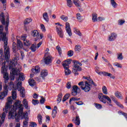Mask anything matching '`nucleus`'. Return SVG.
<instances>
[{
	"label": "nucleus",
	"mask_w": 127,
	"mask_h": 127,
	"mask_svg": "<svg viewBox=\"0 0 127 127\" xmlns=\"http://www.w3.org/2000/svg\"><path fill=\"white\" fill-rule=\"evenodd\" d=\"M31 34L33 37H37V39H35V41H37L39 39V33L37 30L32 31Z\"/></svg>",
	"instance_id": "f3484780"
},
{
	"label": "nucleus",
	"mask_w": 127,
	"mask_h": 127,
	"mask_svg": "<svg viewBox=\"0 0 127 127\" xmlns=\"http://www.w3.org/2000/svg\"><path fill=\"white\" fill-rule=\"evenodd\" d=\"M115 103L116 104L118 107H120V108L124 109V105L121 104L120 102H118V101H115Z\"/></svg>",
	"instance_id": "603ef678"
},
{
	"label": "nucleus",
	"mask_w": 127,
	"mask_h": 127,
	"mask_svg": "<svg viewBox=\"0 0 127 127\" xmlns=\"http://www.w3.org/2000/svg\"><path fill=\"white\" fill-rule=\"evenodd\" d=\"M30 127H37V124L35 122H30Z\"/></svg>",
	"instance_id": "bf43d9fd"
},
{
	"label": "nucleus",
	"mask_w": 127,
	"mask_h": 127,
	"mask_svg": "<svg viewBox=\"0 0 127 127\" xmlns=\"http://www.w3.org/2000/svg\"><path fill=\"white\" fill-rule=\"evenodd\" d=\"M56 31L59 35V36H60V37H61V38H63L64 36V33H63V30H62V28H61V27H58V26H56Z\"/></svg>",
	"instance_id": "f8f14e48"
},
{
	"label": "nucleus",
	"mask_w": 127,
	"mask_h": 127,
	"mask_svg": "<svg viewBox=\"0 0 127 127\" xmlns=\"http://www.w3.org/2000/svg\"><path fill=\"white\" fill-rule=\"evenodd\" d=\"M65 29L67 33L69 36H72V31H71V28H70V24L69 22L65 23Z\"/></svg>",
	"instance_id": "ddd939ff"
},
{
	"label": "nucleus",
	"mask_w": 127,
	"mask_h": 127,
	"mask_svg": "<svg viewBox=\"0 0 127 127\" xmlns=\"http://www.w3.org/2000/svg\"><path fill=\"white\" fill-rule=\"evenodd\" d=\"M17 47L18 49H20V48H22V47H23V45L20 40H17Z\"/></svg>",
	"instance_id": "cd10ccee"
},
{
	"label": "nucleus",
	"mask_w": 127,
	"mask_h": 127,
	"mask_svg": "<svg viewBox=\"0 0 127 127\" xmlns=\"http://www.w3.org/2000/svg\"><path fill=\"white\" fill-rule=\"evenodd\" d=\"M98 99H99L100 101L104 104H107V103L109 106L113 107V105H112V100L109 96L105 95L101 93L98 94ZM106 100H107V102Z\"/></svg>",
	"instance_id": "423d86ee"
},
{
	"label": "nucleus",
	"mask_w": 127,
	"mask_h": 127,
	"mask_svg": "<svg viewBox=\"0 0 127 127\" xmlns=\"http://www.w3.org/2000/svg\"><path fill=\"white\" fill-rule=\"evenodd\" d=\"M117 59H118V60H123V59H124L123 53H120L117 54Z\"/></svg>",
	"instance_id": "79ce46f5"
},
{
	"label": "nucleus",
	"mask_w": 127,
	"mask_h": 127,
	"mask_svg": "<svg viewBox=\"0 0 127 127\" xmlns=\"http://www.w3.org/2000/svg\"><path fill=\"white\" fill-rule=\"evenodd\" d=\"M56 49L58 50L59 55L61 56V54H62V49H61V47H60V46H58L56 47Z\"/></svg>",
	"instance_id": "49530a36"
},
{
	"label": "nucleus",
	"mask_w": 127,
	"mask_h": 127,
	"mask_svg": "<svg viewBox=\"0 0 127 127\" xmlns=\"http://www.w3.org/2000/svg\"><path fill=\"white\" fill-rule=\"evenodd\" d=\"M111 2L112 6L116 8L117 7V5H118V4L115 1V0H111Z\"/></svg>",
	"instance_id": "de8ad7c7"
},
{
	"label": "nucleus",
	"mask_w": 127,
	"mask_h": 127,
	"mask_svg": "<svg viewBox=\"0 0 127 127\" xmlns=\"http://www.w3.org/2000/svg\"><path fill=\"white\" fill-rule=\"evenodd\" d=\"M36 43H34L31 46V50L33 52H35L36 51Z\"/></svg>",
	"instance_id": "e433bc0d"
},
{
	"label": "nucleus",
	"mask_w": 127,
	"mask_h": 127,
	"mask_svg": "<svg viewBox=\"0 0 127 127\" xmlns=\"http://www.w3.org/2000/svg\"><path fill=\"white\" fill-rule=\"evenodd\" d=\"M89 82L90 83V84H92L93 85V86H95V87H97V84L96 83H95V82H94V81L92 79H89Z\"/></svg>",
	"instance_id": "69168bd1"
},
{
	"label": "nucleus",
	"mask_w": 127,
	"mask_h": 127,
	"mask_svg": "<svg viewBox=\"0 0 127 127\" xmlns=\"http://www.w3.org/2000/svg\"><path fill=\"white\" fill-rule=\"evenodd\" d=\"M62 97H63V94L62 93H60L58 95V98L57 99V102H58V104H59L61 101H62Z\"/></svg>",
	"instance_id": "c756f323"
},
{
	"label": "nucleus",
	"mask_w": 127,
	"mask_h": 127,
	"mask_svg": "<svg viewBox=\"0 0 127 127\" xmlns=\"http://www.w3.org/2000/svg\"><path fill=\"white\" fill-rule=\"evenodd\" d=\"M61 19L62 20H63V21H64V22H66V21H68V16H65L64 15H62L60 16Z\"/></svg>",
	"instance_id": "2f4dec72"
},
{
	"label": "nucleus",
	"mask_w": 127,
	"mask_h": 127,
	"mask_svg": "<svg viewBox=\"0 0 127 127\" xmlns=\"http://www.w3.org/2000/svg\"><path fill=\"white\" fill-rule=\"evenodd\" d=\"M72 63L73 64V67L74 69H77L78 71H81L82 70V68L80 67V66H82V64H81V63L74 60L72 61Z\"/></svg>",
	"instance_id": "9d476101"
},
{
	"label": "nucleus",
	"mask_w": 127,
	"mask_h": 127,
	"mask_svg": "<svg viewBox=\"0 0 127 127\" xmlns=\"http://www.w3.org/2000/svg\"><path fill=\"white\" fill-rule=\"evenodd\" d=\"M82 50V48H81V46L80 45H76L74 48V51H75L77 53H79L80 51Z\"/></svg>",
	"instance_id": "7c9ffc66"
},
{
	"label": "nucleus",
	"mask_w": 127,
	"mask_h": 127,
	"mask_svg": "<svg viewBox=\"0 0 127 127\" xmlns=\"http://www.w3.org/2000/svg\"><path fill=\"white\" fill-rule=\"evenodd\" d=\"M115 96L116 97V98H118V99H120V100H123V95H122V93L121 92L119 91H116L115 93Z\"/></svg>",
	"instance_id": "393cba45"
},
{
	"label": "nucleus",
	"mask_w": 127,
	"mask_h": 127,
	"mask_svg": "<svg viewBox=\"0 0 127 127\" xmlns=\"http://www.w3.org/2000/svg\"><path fill=\"white\" fill-rule=\"evenodd\" d=\"M102 75H103V76H107L108 77H110V78H112V79L116 78V76H113V74H112V73H110L108 72L103 71Z\"/></svg>",
	"instance_id": "4be33fe9"
},
{
	"label": "nucleus",
	"mask_w": 127,
	"mask_h": 127,
	"mask_svg": "<svg viewBox=\"0 0 127 127\" xmlns=\"http://www.w3.org/2000/svg\"><path fill=\"white\" fill-rule=\"evenodd\" d=\"M92 20L93 22L98 21V14L96 13L92 14Z\"/></svg>",
	"instance_id": "473e14b6"
},
{
	"label": "nucleus",
	"mask_w": 127,
	"mask_h": 127,
	"mask_svg": "<svg viewBox=\"0 0 127 127\" xmlns=\"http://www.w3.org/2000/svg\"><path fill=\"white\" fill-rule=\"evenodd\" d=\"M72 0L75 6H76V7H78V8L80 11H83V10L81 9V2H80L79 0Z\"/></svg>",
	"instance_id": "dca6fc26"
},
{
	"label": "nucleus",
	"mask_w": 127,
	"mask_h": 127,
	"mask_svg": "<svg viewBox=\"0 0 127 127\" xmlns=\"http://www.w3.org/2000/svg\"><path fill=\"white\" fill-rule=\"evenodd\" d=\"M102 92L104 95H108V89L106 86H104L102 87Z\"/></svg>",
	"instance_id": "58836bf2"
},
{
	"label": "nucleus",
	"mask_w": 127,
	"mask_h": 127,
	"mask_svg": "<svg viewBox=\"0 0 127 127\" xmlns=\"http://www.w3.org/2000/svg\"><path fill=\"white\" fill-rule=\"evenodd\" d=\"M94 105L96 109H98V110H101V109H103V106H102V105L100 104L95 103Z\"/></svg>",
	"instance_id": "a18cd8bd"
},
{
	"label": "nucleus",
	"mask_w": 127,
	"mask_h": 127,
	"mask_svg": "<svg viewBox=\"0 0 127 127\" xmlns=\"http://www.w3.org/2000/svg\"><path fill=\"white\" fill-rule=\"evenodd\" d=\"M37 119H38L39 124L40 125H42V120L43 119L42 115H41V114H39L37 116Z\"/></svg>",
	"instance_id": "c85d7f7f"
},
{
	"label": "nucleus",
	"mask_w": 127,
	"mask_h": 127,
	"mask_svg": "<svg viewBox=\"0 0 127 127\" xmlns=\"http://www.w3.org/2000/svg\"><path fill=\"white\" fill-rule=\"evenodd\" d=\"M85 87L80 86L81 89L84 91V92H86V93L90 92V90H91V85L87 81H85Z\"/></svg>",
	"instance_id": "9b49d317"
},
{
	"label": "nucleus",
	"mask_w": 127,
	"mask_h": 127,
	"mask_svg": "<svg viewBox=\"0 0 127 127\" xmlns=\"http://www.w3.org/2000/svg\"><path fill=\"white\" fill-rule=\"evenodd\" d=\"M97 20L98 21H103V20H105V18L104 17H99Z\"/></svg>",
	"instance_id": "338daca9"
},
{
	"label": "nucleus",
	"mask_w": 127,
	"mask_h": 127,
	"mask_svg": "<svg viewBox=\"0 0 127 127\" xmlns=\"http://www.w3.org/2000/svg\"><path fill=\"white\" fill-rule=\"evenodd\" d=\"M81 92V89L78 87L77 85H74L72 86V89L71 90V94L73 96H76L79 93Z\"/></svg>",
	"instance_id": "6e6552de"
},
{
	"label": "nucleus",
	"mask_w": 127,
	"mask_h": 127,
	"mask_svg": "<svg viewBox=\"0 0 127 127\" xmlns=\"http://www.w3.org/2000/svg\"><path fill=\"white\" fill-rule=\"evenodd\" d=\"M32 103L35 106L36 105H38V104H39V101L36 99H33Z\"/></svg>",
	"instance_id": "4d7b16f0"
},
{
	"label": "nucleus",
	"mask_w": 127,
	"mask_h": 127,
	"mask_svg": "<svg viewBox=\"0 0 127 127\" xmlns=\"http://www.w3.org/2000/svg\"><path fill=\"white\" fill-rule=\"evenodd\" d=\"M41 28L42 31H43L44 32H45L46 30L45 29V26H44V25L41 24Z\"/></svg>",
	"instance_id": "0e129e2a"
},
{
	"label": "nucleus",
	"mask_w": 127,
	"mask_h": 127,
	"mask_svg": "<svg viewBox=\"0 0 127 127\" xmlns=\"http://www.w3.org/2000/svg\"><path fill=\"white\" fill-rule=\"evenodd\" d=\"M80 98H77L76 97H72L69 99V104H71L72 101H79Z\"/></svg>",
	"instance_id": "3c124183"
},
{
	"label": "nucleus",
	"mask_w": 127,
	"mask_h": 127,
	"mask_svg": "<svg viewBox=\"0 0 127 127\" xmlns=\"http://www.w3.org/2000/svg\"><path fill=\"white\" fill-rule=\"evenodd\" d=\"M5 116H6V114L5 112H3L2 114V116L1 117V120L2 121V122H4V119H5Z\"/></svg>",
	"instance_id": "864d4df0"
},
{
	"label": "nucleus",
	"mask_w": 127,
	"mask_h": 127,
	"mask_svg": "<svg viewBox=\"0 0 127 127\" xmlns=\"http://www.w3.org/2000/svg\"><path fill=\"white\" fill-rule=\"evenodd\" d=\"M12 99L13 100L16 99V91L14 90L12 91V97L10 96L8 97L7 99V102L6 103L5 109H3V111L6 114L8 112V111H9L10 109V105L12 104Z\"/></svg>",
	"instance_id": "7ed1b4c3"
},
{
	"label": "nucleus",
	"mask_w": 127,
	"mask_h": 127,
	"mask_svg": "<svg viewBox=\"0 0 127 127\" xmlns=\"http://www.w3.org/2000/svg\"><path fill=\"white\" fill-rule=\"evenodd\" d=\"M9 117L18 123L20 121L19 117L24 119L23 122V127H27L28 126V115L27 113H23V105L21 104V101L17 100L14 104L13 108L9 112Z\"/></svg>",
	"instance_id": "f257e3e1"
},
{
	"label": "nucleus",
	"mask_w": 127,
	"mask_h": 127,
	"mask_svg": "<svg viewBox=\"0 0 127 127\" xmlns=\"http://www.w3.org/2000/svg\"><path fill=\"white\" fill-rule=\"evenodd\" d=\"M9 69L11 70L12 72L10 79L13 80L15 78V75H18V73L21 71V66L20 65L14 63V62L11 61L9 64Z\"/></svg>",
	"instance_id": "f03ea898"
},
{
	"label": "nucleus",
	"mask_w": 127,
	"mask_h": 127,
	"mask_svg": "<svg viewBox=\"0 0 127 127\" xmlns=\"http://www.w3.org/2000/svg\"><path fill=\"white\" fill-rule=\"evenodd\" d=\"M3 27L2 25H0V35L2 37V41L4 42V52L6 54L8 52V48L6 46L7 44V37H6V34L5 33H3Z\"/></svg>",
	"instance_id": "20e7f679"
},
{
	"label": "nucleus",
	"mask_w": 127,
	"mask_h": 127,
	"mask_svg": "<svg viewBox=\"0 0 127 127\" xmlns=\"http://www.w3.org/2000/svg\"><path fill=\"white\" fill-rule=\"evenodd\" d=\"M115 66H116L118 68H123V66H122V64L118 63H115Z\"/></svg>",
	"instance_id": "e2e57ef3"
},
{
	"label": "nucleus",
	"mask_w": 127,
	"mask_h": 127,
	"mask_svg": "<svg viewBox=\"0 0 127 127\" xmlns=\"http://www.w3.org/2000/svg\"><path fill=\"white\" fill-rule=\"evenodd\" d=\"M45 102V98H43V96L41 97V99L40 100V103L41 105H43Z\"/></svg>",
	"instance_id": "680f3d73"
},
{
	"label": "nucleus",
	"mask_w": 127,
	"mask_h": 127,
	"mask_svg": "<svg viewBox=\"0 0 127 127\" xmlns=\"http://www.w3.org/2000/svg\"><path fill=\"white\" fill-rule=\"evenodd\" d=\"M7 93H8V90L4 91L0 93V99L3 100L4 99V97L7 96Z\"/></svg>",
	"instance_id": "6ab92c4d"
},
{
	"label": "nucleus",
	"mask_w": 127,
	"mask_h": 127,
	"mask_svg": "<svg viewBox=\"0 0 127 127\" xmlns=\"http://www.w3.org/2000/svg\"><path fill=\"white\" fill-rule=\"evenodd\" d=\"M76 18L79 21H82V16H81V14L80 13H77L76 14Z\"/></svg>",
	"instance_id": "09e8293b"
},
{
	"label": "nucleus",
	"mask_w": 127,
	"mask_h": 127,
	"mask_svg": "<svg viewBox=\"0 0 127 127\" xmlns=\"http://www.w3.org/2000/svg\"><path fill=\"white\" fill-rule=\"evenodd\" d=\"M23 105L25 109L28 108V102H27V100L26 99H24L23 101Z\"/></svg>",
	"instance_id": "f704fd0d"
},
{
	"label": "nucleus",
	"mask_w": 127,
	"mask_h": 127,
	"mask_svg": "<svg viewBox=\"0 0 127 127\" xmlns=\"http://www.w3.org/2000/svg\"><path fill=\"white\" fill-rule=\"evenodd\" d=\"M65 75H70L71 74V70L69 69V68H64Z\"/></svg>",
	"instance_id": "c03bdc74"
},
{
	"label": "nucleus",
	"mask_w": 127,
	"mask_h": 127,
	"mask_svg": "<svg viewBox=\"0 0 127 127\" xmlns=\"http://www.w3.org/2000/svg\"><path fill=\"white\" fill-rule=\"evenodd\" d=\"M71 62H72V60H67L63 62V66L64 68H69V65L71 64Z\"/></svg>",
	"instance_id": "4468645a"
},
{
	"label": "nucleus",
	"mask_w": 127,
	"mask_h": 127,
	"mask_svg": "<svg viewBox=\"0 0 127 127\" xmlns=\"http://www.w3.org/2000/svg\"><path fill=\"white\" fill-rule=\"evenodd\" d=\"M25 79V77H24V74H23V73L22 72H20L19 74V78H16V80H17V82H18L19 80H20V81H24Z\"/></svg>",
	"instance_id": "5701e85b"
},
{
	"label": "nucleus",
	"mask_w": 127,
	"mask_h": 127,
	"mask_svg": "<svg viewBox=\"0 0 127 127\" xmlns=\"http://www.w3.org/2000/svg\"><path fill=\"white\" fill-rule=\"evenodd\" d=\"M74 33H76V34L79 35V36H82V33L80 32V31H79V30H78L77 28H74Z\"/></svg>",
	"instance_id": "37998d69"
},
{
	"label": "nucleus",
	"mask_w": 127,
	"mask_h": 127,
	"mask_svg": "<svg viewBox=\"0 0 127 127\" xmlns=\"http://www.w3.org/2000/svg\"><path fill=\"white\" fill-rule=\"evenodd\" d=\"M32 72L33 74H37L40 72V67L39 66H36L34 68L32 69Z\"/></svg>",
	"instance_id": "412c9836"
},
{
	"label": "nucleus",
	"mask_w": 127,
	"mask_h": 127,
	"mask_svg": "<svg viewBox=\"0 0 127 127\" xmlns=\"http://www.w3.org/2000/svg\"><path fill=\"white\" fill-rule=\"evenodd\" d=\"M78 70L77 68H73L72 72L74 74L75 76H77V75H78L79 73L78 72Z\"/></svg>",
	"instance_id": "6e6d98bb"
},
{
	"label": "nucleus",
	"mask_w": 127,
	"mask_h": 127,
	"mask_svg": "<svg viewBox=\"0 0 127 127\" xmlns=\"http://www.w3.org/2000/svg\"><path fill=\"white\" fill-rule=\"evenodd\" d=\"M75 124L76 126H80V118L78 116L75 117Z\"/></svg>",
	"instance_id": "c9c22d12"
},
{
	"label": "nucleus",
	"mask_w": 127,
	"mask_h": 127,
	"mask_svg": "<svg viewBox=\"0 0 127 127\" xmlns=\"http://www.w3.org/2000/svg\"><path fill=\"white\" fill-rule=\"evenodd\" d=\"M116 38H117V34H116L115 33H112L111 34V36L109 37V41H114Z\"/></svg>",
	"instance_id": "b1692460"
},
{
	"label": "nucleus",
	"mask_w": 127,
	"mask_h": 127,
	"mask_svg": "<svg viewBox=\"0 0 127 127\" xmlns=\"http://www.w3.org/2000/svg\"><path fill=\"white\" fill-rule=\"evenodd\" d=\"M0 21L3 25L5 24V18L3 12H1L0 14Z\"/></svg>",
	"instance_id": "a211bd4d"
},
{
	"label": "nucleus",
	"mask_w": 127,
	"mask_h": 127,
	"mask_svg": "<svg viewBox=\"0 0 127 127\" xmlns=\"http://www.w3.org/2000/svg\"><path fill=\"white\" fill-rule=\"evenodd\" d=\"M6 46L8 48V52L6 54L5 53L4 44V51L2 49H0V59H2V60H5L6 61V62H8V61H9V58H10V49H9V47L7 46V44L6 45Z\"/></svg>",
	"instance_id": "39448f33"
},
{
	"label": "nucleus",
	"mask_w": 127,
	"mask_h": 127,
	"mask_svg": "<svg viewBox=\"0 0 127 127\" xmlns=\"http://www.w3.org/2000/svg\"><path fill=\"white\" fill-rule=\"evenodd\" d=\"M12 50H13V52L14 53H15V52H16V46H17V45L15 43V42H13L12 45Z\"/></svg>",
	"instance_id": "a19ab883"
},
{
	"label": "nucleus",
	"mask_w": 127,
	"mask_h": 127,
	"mask_svg": "<svg viewBox=\"0 0 127 127\" xmlns=\"http://www.w3.org/2000/svg\"><path fill=\"white\" fill-rule=\"evenodd\" d=\"M32 21V20H31V18H26L24 21V24L25 25H26V24H29Z\"/></svg>",
	"instance_id": "ea45409f"
},
{
	"label": "nucleus",
	"mask_w": 127,
	"mask_h": 127,
	"mask_svg": "<svg viewBox=\"0 0 127 127\" xmlns=\"http://www.w3.org/2000/svg\"><path fill=\"white\" fill-rule=\"evenodd\" d=\"M48 75V71L46 69L42 70L41 72V77L43 79H44L45 77H46Z\"/></svg>",
	"instance_id": "aec40b11"
},
{
	"label": "nucleus",
	"mask_w": 127,
	"mask_h": 127,
	"mask_svg": "<svg viewBox=\"0 0 127 127\" xmlns=\"http://www.w3.org/2000/svg\"><path fill=\"white\" fill-rule=\"evenodd\" d=\"M22 40L24 41V44L25 46H29L30 43L28 40H26V35H24L21 36Z\"/></svg>",
	"instance_id": "2eb2a0df"
},
{
	"label": "nucleus",
	"mask_w": 127,
	"mask_h": 127,
	"mask_svg": "<svg viewBox=\"0 0 127 127\" xmlns=\"http://www.w3.org/2000/svg\"><path fill=\"white\" fill-rule=\"evenodd\" d=\"M66 5L68 7H72L73 6V2L72 0H66Z\"/></svg>",
	"instance_id": "72a5a7b5"
},
{
	"label": "nucleus",
	"mask_w": 127,
	"mask_h": 127,
	"mask_svg": "<svg viewBox=\"0 0 127 127\" xmlns=\"http://www.w3.org/2000/svg\"><path fill=\"white\" fill-rule=\"evenodd\" d=\"M74 55V52L72 50H70L67 52V56L68 57H72L73 55Z\"/></svg>",
	"instance_id": "8fccbe9b"
},
{
	"label": "nucleus",
	"mask_w": 127,
	"mask_h": 127,
	"mask_svg": "<svg viewBox=\"0 0 127 127\" xmlns=\"http://www.w3.org/2000/svg\"><path fill=\"white\" fill-rule=\"evenodd\" d=\"M43 17L46 22L49 21V17H48V13L47 12H45L43 14Z\"/></svg>",
	"instance_id": "bb28decb"
},
{
	"label": "nucleus",
	"mask_w": 127,
	"mask_h": 127,
	"mask_svg": "<svg viewBox=\"0 0 127 127\" xmlns=\"http://www.w3.org/2000/svg\"><path fill=\"white\" fill-rule=\"evenodd\" d=\"M1 2L3 4V8L6 7V0H0Z\"/></svg>",
	"instance_id": "5fc2aeb1"
},
{
	"label": "nucleus",
	"mask_w": 127,
	"mask_h": 127,
	"mask_svg": "<svg viewBox=\"0 0 127 127\" xmlns=\"http://www.w3.org/2000/svg\"><path fill=\"white\" fill-rule=\"evenodd\" d=\"M9 87H10V89H14V84L12 81L9 82Z\"/></svg>",
	"instance_id": "13d9d810"
},
{
	"label": "nucleus",
	"mask_w": 127,
	"mask_h": 127,
	"mask_svg": "<svg viewBox=\"0 0 127 127\" xmlns=\"http://www.w3.org/2000/svg\"><path fill=\"white\" fill-rule=\"evenodd\" d=\"M45 58L44 59V62L45 64L47 65H49L52 62V60H51V56L49 53H46L45 55Z\"/></svg>",
	"instance_id": "1a4fd4ad"
},
{
	"label": "nucleus",
	"mask_w": 127,
	"mask_h": 127,
	"mask_svg": "<svg viewBox=\"0 0 127 127\" xmlns=\"http://www.w3.org/2000/svg\"><path fill=\"white\" fill-rule=\"evenodd\" d=\"M125 20H118V24L119 25H123V24H124V23H125Z\"/></svg>",
	"instance_id": "052dcab7"
},
{
	"label": "nucleus",
	"mask_w": 127,
	"mask_h": 127,
	"mask_svg": "<svg viewBox=\"0 0 127 127\" xmlns=\"http://www.w3.org/2000/svg\"><path fill=\"white\" fill-rule=\"evenodd\" d=\"M1 72L3 74V77L4 79V83L6 84L8 82V73H7V67L5 66V61L2 64Z\"/></svg>",
	"instance_id": "0eeeda50"
},
{
	"label": "nucleus",
	"mask_w": 127,
	"mask_h": 127,
	"mask_svg": "<svg viewBox=\"0 0 127 127\" xmlns=\"http://www.w3.org/2000/svg\"><path fill=\"white\" fill-rule=\"evenodd\" d=\"M66 88L67 89H70L71 88V82H68L66 83Z\"/></svg>",
	"instance_id": "774afa93"
},
{
	"label": "nucleus",
	"mask_w": 127,
	"mask_h": 127,
	"mask_svg": "<svg viewBox=\"0 0 127 127\" xmlns=\"http://www.w3.org/2000/svg\"><path fill=\"white\" fill-rule=\"evenodd\" d=\"M20 94L22 98H24L25 97V89H24V88L21 87L20 89Z\"/></svg>",
	"instance_id": "a878e982"
},
{
	"label": "nucleus",
	"mask_w": 127,
	"mask_h": 127,
	"mask_svg": "<svg viewBox=\"0 0 127 127\" xmlns=\"http://www.w3.org/2000/svg\"><path fill=\"white\" fill-rule=\"evenodd\" d=\"M29 84L30 86L33 87V86H35L36 85L35 81L33 79H30L29 81Z\"/></svg>",
	"instance_id": "4c0bfd02"
}]
</instances>
